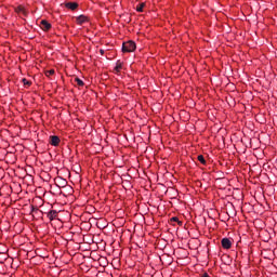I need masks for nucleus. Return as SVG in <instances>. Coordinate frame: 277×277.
Segmentation results:
<instances>
[{"label":"nucleus","mask_w":277,"mask_h":277,"mask_svg":"<svg viewBox=\"0 0 277 277\" xmlns=\"http://www.w3.org/2000/svg\"><path fill=\"white\" fill-rule=\"evenodd\" d=\"M137 49V45L134 43V41H126L122 43V52L123 53H133Z\"/></svg>","instance_id":"1"},{"label":"nucleus","mask_w":277,"mask_h":277,"mask_svg":"<svg viewBox=\"0 0 277 277\" xmlns=\"http://www.w3.org/2000/svg\"><path fill=\"white\" fill-rule=\"evenodd\" d=\"M221 246L224 250H230V248H233V241H230L229 238H223Z\"/></svg>","instance_id":"2"},{"label":"nucleus","mask_w":277,"mask_h":277,"mask_svg":"<svg viewBox=\"0 0 277 277\" xmlns=\"http://www.w3.org/2000/svg\"><path fill=\"white\" fill-rule=\"evenodd\" d=\"M61 142H62V140H60V136H57V135L50 136L51 146H60Z\"/></svg>","instance_id":"3"},{"label":"nucleus","mask_w":277,"mask_h":277,"mask_svg":"<svg viewBox=\"0 0 277 277\" xmlns=\"http://www.w3.org/2000/svg\"><path fill=\"white\" fill-rule=\"evenodd\" d=\"M40 28L42 31H49L51 29V23H49L47 19L41 21Z\"/></svg>","instance_id":"4"},{"label":"nucleus","mask_w":277,"mask_h":277,"mask_svg":"<svg viewBox=\"0 0 277 277\" xmlns=\"http://www.w3.org/2000/svg\"><path fill=\"white\" fill-rule=\"evenodd\" d=\"M16 14H22L23 16H27V11L25 10V6L18 5L14 9Z\"/></svg>","instance_id":"5"},{"label":"nucleus","mask_w":277,"mask_h":277,"mask_svg":"<svg viewBox=\"0 0 277 277\" xmlns=\"http://www.w3.org/2000/svg\"><path fill=\"white\" fill-rule=\"evenodd\" d=\"M88 16L85 15H80L76 18L77 25H83L84 23H88Z\"/></svg>","instance_id":"6"},{"label":"nucleus","mask_w":277,"mask_h":277,"mask_svg":"<svg viewBox=\"0 0 277 277\" xmlns=\"http://www.w3.org/2000/svg\"><path fill=\"white\" fill-rule=\"evenodd\" d=\"M122 66L123 64L121 63V61H117L116 66L114 68L115 75H119V72H122Z\"/></svg>","instance_id":"7"},{"label":"nucleus","mask_w":277,"mask_h":277,"mask_svg":"<svg viewBox=\"0 0 277 277\" xmlns=\"http://www.w3.org/2000/svg\"><path fill=\"white\" fill-rule=\"evenodd\" d=\"M55 217H57L56 210H51L50 212H48V219L50 220V222H53V220H55Z\"/></svg>","instance_id":"8"},{"label":"nucleus","mask_w":277,"mask_h":277,"mask_svg":"<svg viewBox=\"0 0 277 277\" xmlns=\"http://www.w3.org/2000/svg\"><path fill=\"white\" fill-rule=\"evenodd\" d=\"M66 8H67L68 10H77V8H79V4H77V2H68V3L66 4Z\"/></svg>","instance_id":"9"},{"label":"nucleus","mask_w":277,"mask_h":277,"mask_svg":"<svg viewBox=\"0 0 277 277\" xmlns=\"http://www.w3.org/2000/svg\"><path fill=\"white\" fill-rule=\"evenodd\" d=\"M144 8H146V2H142L136 6V12H144Z\"/></svg>","instance_id":"10"},{"label":"nucleus","mask_w":277,"mask_h":277,"mask_svg":"<svg viewBox=\"0 0 277 277\" xmlns=\"http://www.w3.org/2000/svg\"><path fill=\"white\" fill-rule=\"evenodd\" d=\"M75 83H77L78 88H83L84 85L83 80L80 78H75Z\"/></svg>","instance_id":"11"},{"label":"nucleus","mask_w":277,"mask_h":277,"mask_svg":"<svg viewBox=\"0 0 277 277\" xmlns=\"http://www.w3.org/2000/svg\"><path fill=\"white\" fill-rule=\"evenodd\" d=\"M197 159H198V161H200V162L202 163V166H207V160H205V156L199 155V156L197 157Z\"/></svg>","instance_id":"12"},{"label":"nucleus","mask_w":277,"mask_h":277,"mask_svg":"<svg viewBox=\"0 0 277 277\" xmlns=\"http://www.w3.org/2000/svg\"><path fill=\"white\" fill-rule=\"evenodd\" d=\"M45 75H47V77H51V76L55 75V69H50V70L45 71Z\"/></svg>","instance_id":"13"},{"label":"nucleus","mask_w":277,"mask_h":277,"mask_svg":"<svg viewBox=\"0 0 277 277\" xmlns=\"http://www.w3.org/2000/svg\"><path fill=\"white\" fill-rule=\"evenodd\" d=\"M171 222H177L180 224V226H181V224H183L182 222H179V217H176V216H173L171 219Z\"/></svg>","instance_id":"14"},{"label":"nucleus","mask_w":277,"mask_h":277,"mask_svg":"<svg viewBox=\"0 0 277 277\" xmlns=\"http://www.w3.org/2000/svg\"><path fill=\"white\" fill-rule=\"evenodd\" d=\"M23 83H24V85H28V87L31 85V83L29 82V80H27V79H25V78L23 79Z\"/></svg>","instance_id":"15"},{"label":"nucleus","mask_w":277,"mask_h":277,"mask_svg":"<svg viewBox=\"0 0 277 277\" xmlns=\"http://www.w3.org/2000/svg\"><path fill=\"white\" fill-rule=\"evenodd\" d=\"M201 277H211V276H209L208 273H205V274L201 275Z\"/></svg>","instance_id":"16"},{"label":"nucleus","mask_w":277,"mask_h":277,"mask_svg":"<svg viewBox=\"0 0 277 277\" xmlns=\"http://www.w3.org/2000/svg\"><path fill=\"white\" fill-rule=\"evenodd\" d=\"M100 53H101V55H104L105 51L104 50H100Z\"/></svg>","instance_id":"17"}]
</instances>
